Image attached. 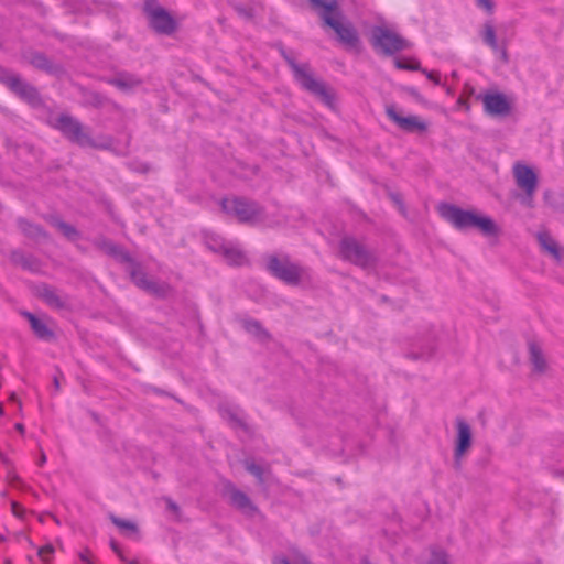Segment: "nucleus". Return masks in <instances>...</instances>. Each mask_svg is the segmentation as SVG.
I'll return each instance as SVG.
<instances>
[{
    "mask_svg": "<svg viewBox=\"0 0 564 564\" xmlns=\"http://www.w3.org/2000/svg\"><path fill=\"white\" fill-rule=\"evenodd\" d=\"M437 212L457 230L477 229L487 237L499 235L500 229L495 220L475 209H463L454 204L441 203Z\"/></svg>",
    "mask_w": 564,
    "mask_h": 564,
    "instance_id": "1",
    "label": "nucleus"
},
{
    "mask_svg": "<svg viewBox=\"0 0 564 564\" xmlns=\"http://www.w3.org/2000/svg\"><path fill=\"white\" fill-rule=\"evenodd\" d=\"M437 212L457 230L477 229L487 237L499 235L500 229L495 220L475 209H463L454 204L441 203Z\"/></svg>",
    "mask_w": 564,
    "mask_h": 564,
    "instance_id": "2",
    "label": "nucleus"
},
{
    "mask_svg": "<svg viewBox=\"0 0 564 564\" xmlns=\"http://www.w3.org/2000/svg\"><path fill=\"white\" fill-rule=\"evenodd\" d=\"M95 245L105 253L112 256L113 258L118 259L121 262H127L129 264L128 270L131 275V279L140 289H143L156 295L165 294L166 286L148 279L145 273L141 270L140 265L132 262L128 252H126L119 246L115 245L112 241L107 240L105 238L96 239Z\"/></svg>",
    "mask_w": 564,
    "mask_h": 564,
    "instance_id": "3",
    "label": "nucleus"
},
{
    "mask_svg": "<svg viewBox=\"0 0 564 564\" xmlns=\"http://www.w3.org/2000/svg\"><path fill=\"white\" fill-rule=\"evenodd\" d=\"M268 269L274 276L292 286L306 285L313 281L312 271L308 268L294 263L288 258H271Z\"/></svg>",
    "mask_w": 564,
    "mask_h": 564,
    "instance_id": "4",
    "label": "nucleus"
},
{
    "mask_svg": "<svg viewBox=\"0 0 564 564\" xmlns=\"http://www.w3.org/2000/svg\"><path fill=\"white\" fill-rule=\"evenodd\" d=\"M291 66L294 77L302 88L310 91L312 95L317 97L327 107L334 108L335 98L333 90L326 86L323 82L316 79L307 65H300L292 58H286Z\"/></svg>",
    "mask_w": 564,
    "mask_h": 564,
    "instance_id": "5",
    "label": "nucleus"
},
{
    "mask_svg": "<svg viewBox=\"0 0 564 564\" xmlns=\"http://www.w3.org/2000/svg\"><path fill=\"white\" fill-rule=\"evenodd\" d=\"M221 207L226 214L235 216L240 223L271 225L262 208L254 202L240 197H227L221 200Z\"/></svg>",
    "mask_w": 564,
    "mask_h": 564,
    "instance_id": "6",
    "label": "nucleus"
},
{
    "mask_svg": "<svg viewBox=\"0 0 564 564\" xmlns=\"http://www.w3.org/2000/svg\"><path fill=\"white\" fill-rule=\"evenodd\" d=\"M55 128L61 130L62 133L72 142L80 147L90 148H107L108 143H97L93 140L89 132L85 127L75 118L68 115H61L56 118Z\"/></svg>",
    "mask_w": 564,
    "mask_h": 564,
    "instance_id": "7",
    "label": "nucleus"
},
{
    "mask_svg": "<svg viewBox=\"0 0 564 564\" xmlns=\"http://www.w3.org/2000/svg\"><path fill=\"white\" fill-rule=\"evenodd\" d=\"M339 251L344 260L365 269L373 267L377 261L375 252L354 237L343 238Z\"/></svg>",
    "mask_w": 564,
    "mask_h": 564,
    "instance_id": "8",
    "label": "nucleus"
},
{
    "mask_svg": "<svg viewBox=\"0 0 564 564\" xmlns=\"http://www.w3.org/2000/svg\"><path fill=\"white\" fill-rule=\"evenodd\" d=\"M456 436L454 441V466L459 469L464 457L469 453L474 440L470 424L464 417L455 419Z\"/></svg>",
    "mask_w": 564,
    "mask_h": 564,
    "instance_id": "9",
    "label": "nucleus"
},
{
    "mask_svg": "<svg viewBox=\"0 0 564 564\" xmlns=\"http://www.w3.org/2000/svg\"><path fill=\"white\" fill-rule=\"evenodd\" d=\"M371 43L383 54H393L408 47V42L395 32L377 26L372 30Z\"/></svg>",
    "mask_w": 564,
    "mask_h": 564,
    "instance_id": "10",
    "label": "nucleus"
},
{
    "mask_svg": "<svg viewBox=\"0 0 564 564\" xmlns=\"http://www.w3.org/2000/svg\"><path fill=\"white\" fill-rule=\"evenodd\" d=\"M144 10L148 14L150 25L161 34H171L175 30V21L155 0H145Z\"/></svg>",
    "mask_w": 564,
    "mask_h": 564,
    "instance_id": "11",
    "label": "nucleus"
},
{
    "mask_svg": "<svg viewBox=\"0 0 564 564\" xmlns=\"http://www.w3.org/2000/svg\"><path fill=\"white\" fill-rule=\"evenodd\" d=\"M512 174L517 186L522 189L528 200H532L538 188V175L533 167L516 162L512 166Z\"/></svg>",
    "mask_w": 564,
    "mask_h": 564,
    "instance_id": "12",
    "label": "nucleus"
},
{
    "mask_svg": "<svg viewBox=\"0 0 564 564\" xmlns=\"http://www.w3.org/2000/svg\"><path fill=\"white\" fill-rule=\"evenodd\" d=\"M207 243L210 249L221 253L231 265H241L247 261L245 252L237 243L226 241L223 238H210Z\"/></svg>",
    "mask_w": 564,
    "mask_h": 564,
    "instance_id": "13",
    "label": "nucleus"
},
{
    "mask_svg": "<svg viewBox=\"0 0 564 564\" xmlns=\"http://www.w3.org/2000/svg\"><path fill=\"white\" fill-rule=\"evenodd\" d=\"M0 82L6 84L12 91L22 98L33 100L36 98V90L21 79L19 75L7 69H0Z\"/></svg>",
    "mask_w": 564,
    "mask_h": 564,
    "instance_id": "14",
    "label": "nucleus"
},
{
    "mask_svg": "<svg viewBox=\"0 0 564 564\" xmlns=\"http://www.w3.org/2000/svg\"><path fill=\"white\" fill-rule=\"evenodd\" d=\"M387 116L391 119L398 127L406 132L414 131H425L426 124L422 121L417 116H401L393 106H388L386 108Z\"/></svg>",
    "mask_w": 564,
    "mask_h": 564,
    "instance_id": "15",
    "label": "nucleus"
},
{
    "mask_svg": "<svg viewBox=\"0 0 564 564\" xmlns=\"http://www.w3.org/2000/svg\"><path fill=\"white\" fill-rule=\"evenodd\" d=\"M339 17L340 14L338 12L324 20V23L336 32L337 36L343 43L350 46L356 45L358 42L356 31L349 24L341 23Z\"/></svg>",
    "mask_w": 564,
    "mask_h": 564,
    "instance_id": "16",
    "label": "nucleus"
},
{
    "mask_svg": "<svg viewBox=\"0 0 564 564\" xmlns=\"http://www.w3.org/2000/svg\"><path fill=\"white\" fill-rule=\"evenodd\" d=\"M484 107L491 116H506L510 111V105L503 94L488 93L482 96Z\"/></svg>",
    "mask_w": 564,
    "mask_h": 564,
    "instance_id": "17",
    "label": "nucleus"
},
{
    "mask_svg": "<svg viewBox=\"0 0 564 564\" xmlns=\"http://www.w3.org/2000/svg\"><path fill=\"white\" fill-rule=\"evenodd\" d=\"M228 496L231 506L242 513L247 516H253L258 512L257 507L245 492L231 487L228 489Z\"/></svg>",
    "mask_w": 564,
    "mask_h": 564,
    "instance_id": "18",
    "label": "nucleus"
},
{
    "mask_svg": "<svg viewBox=\"0 0 564 564\" xmlns=\"http://www.w3.org/2000/svg\"><path fill=\"white\" fill-rule=\"evenodd\" d=\"M536 240L541 249L551 254L554 259L561 260L563 258L564 249L558 246L556 240L550 235L549 231H539L536 234Z\"/></svg>",
    "mask_w": 564,
    "mask_h": 564,
    "instance_id": "19",
    "label": "nucleus"
},
{
    "mask_svg": "<svg viewBox=\"0 0 564 564\" xmlns=\"http://www.w3.org/2000/svg\"><path fill=\"white\" fill-rule=\"evenodd\" d=\"M243 329L254 337L259 343L265 344L271 339L269 332L263 328L260 322L246 318L241 322Z\"/></svg>",
    "mask_w": 564,
    "mask_h": 564,
    "instance_id": "20",
    "label": "nucleus"
},
{
    "mask_svg": "<svg viewBox=\"0 0 564 564\" xmlns=\"http://www.w3.org/2000/svg\"><path fill=\"white\" fill-rule=\"evenodd\" d=\"M23 315L30 322L32 330L39 338L44 340H50L53 338V332L48 328L43 319L37 318L35 315L29 312H24Z\"/></svg>",
    "mask_w": 564,
    "mask_h": 564,
    "instance_id": "21",
    "label": "nucleus"
},
{
    "mask_svg": "<svg viewBox=\"0 0 564 564\" xmlns=\"http://www.w3.org/2000/svg\"><path fill=\"white\" fill-rule=\"evenodd\" d=\"M109 83L122 91H130L141 85L138 77L128 73L118 74Z\"/></svg>",
    "mask_w": 564,
    "mask_h": 564,
    "instance_id": "22",
    "label": "nucleus"
},
{
    "mask_svg": "<svg viewBox=\"0 0 564 564\" xmlns=\"http://www.w3.org/2000/svg\"><path fill=\"white\" fill-rule=\"evenodd\" d=\"M39 296L50 306L52 307H63L65 305V300L58 293L57 290L48 286L42 285L39 288Z\"/></svg>",
    "mask_w": 564,
    "mask_h": 564,
    "instance_id": "23",
    "label": "nucleus"
},
{
    "mask_svg": "<svg viewBox=\"0 0 564 564\" xmlns=\"http://www.w3.org/2000/svg\"><path fill=\"white\" fill-rule=\"evenodd\" d=\"M307 1L319 13L323 21L326 20L327 18L338 13V1L337 0H307Z\"/></svg>",
    "mask_w": 564,
    "mask_h": 564,
    "instance_id": "24",
    "label": "nucleus"
},
{
    "mask_svg": "<svg viewBox=\"0 0 564 564\" xmlns=\"http://www.w3.org/2000/svg\"><path fill=\"white\" fill-rule=\"evenodd\" d=\"M530 361L538 372H544L546 369V359L542 352L541 347L536 343L529 344Z\"/></svg>",
    "mask_w": 564,
    "mask_h": 564,
    "instance_id": "25",
    "label": "nucleus"
},
{
    "mask_svg": "<svg viewBox=\"0 0 564 564\" xmlns=\"http://www.w3.org/2000/svg\"><path fill=\"white\" fill-rule=\"evenodd\" d=\"M481 37L486 45H488L494 52H498L499 42L496 35V29L491 21H487L482 25Z\"/></svg>",
    "mask_w": 564,
    "mask_h": 564,
    "instance_id": "26",
    "label": "nucleus"
},
{
    "mask_svg": "<svg viewBox=\"0 0 564 564\" xmlns=\"http://www.w3.org/2000/svg\"><path fill=\"white\" fill-rule=\"evenodd\" d=\"M18 225L21 231L32 239L45 237L44 230L39 225L32 224L25 219H19Z\"/></svg>",
    "mask_w": 564,
    "mask_h": 564,
    "instance_id": "27",
    "label": "nucleus"
},
{
    "mask_svg": "<svg viewBox=\"0 0 564 564\" xmlns=\"http://www.w3.org/2000/svg\"><path fill=\"white\" fill-rule=\"evenodd\" d=\"M111 522L119 528V530L127 535H138V527L134 522L129 520H123L116 516H110Z\"/></svg>",
    "mask_w": 564,
    "mask_h": 564,
    "instance_id": "28",
    "label": "nucleus"
},
{
    "mask_svg": "<svg viewBox=\"0 0 564 564\" xmlns=\"http://www.w3.org/2000/svg\"><path fill=\"white\" fill-rule=\"evenodd\" d=\"M52 225L56 227L69 240H75L78 238V231L72 225L59 219H53Z\"/></svg>",
    "mask_w": 564,
    "mask_h": 564,
    "instance_id": "29",
    "label": "nucleus"
},
{
    "mask_svg": "<svg viewBox=\"0 0 564 564\" xmlns=\"http://www.w3.org/2000/svg\"><path fill=\"white\" fill-rule=\"evenodd\" d=\"M220 413L232 426H242V416L238 409L221 408Z\"/></svg>",
    "mask_w": 564,
    "mask_h": 564,
    "instance_id": "30",
    "label": "nucleus"
},
{
    "mask_svg": "<svg viewBox=\"0 0 564 564\" xmlns=\"http://www.w3.org/2000/svg\"><path fill=\"white\" fill-rule=\"evenodd\" d=\"M54 553L52 544H46L37 550V555L43 564H51V556Z\"/></svg>",
    "mask_w": 564,
    "mask_h": 564,
    "instance_id": "31",
    "label": "nucleus"
},
{
    "mask_svg": "<svg viewBox=\"0 0 564 564\" xmlns=\"http://www.w3.org/2000/svg\"><path fill=\"white\" fill-rule=\"evenodd\" d=\"M429 564H449L447 554L440 550L432 551Z\"/></svg>",
    "mask_w": 564,
    "mask_h": 564,
    "instance_id": "32",
    "label": "nucleus"
},
{
    "mask_svg": "<svg viewBox=\"0 0 564 564\" xmlns=\"http://www.w3.org/2000/svg\"><path fill=\"white\" fill-rule=\"evenodd\" d=\"M246 469L252 474L260 482L263 481V468L253 462H246Z\"/></svg>",
    "mask_w": 564,
    "mask_h": 564,
    "instance_id": "33",
    "label": "nucleus"
},
{
    "mask_svg": "<svg viewBox=\"0 0 564 564\" xmlns=\"http://www.w3.org/2000/svg\"><path fill=\"white\" fill-rule=\"evenodd\" d=\"M32 64L39 68H46L48 66V61L45 56L39 54L34 56V58L32 59Z\"/></svg>",
    "mask_w": 564,
    "mask_h": 564,
    "instance_id": "34",
    "label": "nucleus"
},
{
    "mask_svg": "<svg viewBox=\"0 0 564 564\" xmlns=\"http://www.w3.org/2000/svg\"><path fill=\"white\" fill-rule=\"evenodd\" d=\"M477 6L486 10L488 13L494 12L495 4L491 0H476Z\"/></svg>",
    "mask_w": 564,
    "mask_h": 564,
    "instance_id": "35",
    "label": "nucleus"
},
{
    "mask_svg": "<svg viewBox=\"0 0 564 564\" xmlns=\"http://www.w3.org/2000/svg\"><path fill=\"white\" fill-rule=\"evenodd\" d=\"M397 66H398V68H401V69L422 70L419 62H412V63H408V64L398 62Z\"/></svg>",
    "mask_w": 564,
    "mask_h": 564,
    "instance_id": "36",
    "label": "nucleus"
},
{
    "mask_svg": "<svg viewBox=\"0 0 564 564\" xmlns=\"http://www.w3.org/2000/svg\"><path fill=\"white\" fill-rule=\"evenodd\" d=\"M497 54H499L500 58L507 63L509 57H508V52H507V43L505 41H502L500 44H499V48H498V52H496Z\"/></svg>",
    "mask_w": 564,
    "mask_h": 564,
    "instance_id": "37",
    "label": "nucleus"
},
{
    "mask_svg": "<svg viewBox=\"0 0 564 564\" xmlns=\"http://www.w3.org/2000/svg\"><path fill=\"white\" fill-rule=\"evenodd\" d=\"M422 72L426 75V77L432 80L434 84L436 85H440L441 84V78H440V74L436 73V72H429L426 69H422Z\"/></svg>",
    "mask_w": 564,
    "mask_h": 564,
    "instance_id": "38",
    "label": "nucleus"
},
{
    "mask_svg": "<svg viewBox=\"0 0 564 564\" xmlns=\"http://www.w3.org/2000/svg\"><path fill=\"white\" fill-rule=\"evenodd\" d=\"M11 509L15 517L22 518L24 514V509L15 501L11 502Z\"/></svg>",
    "mask_w": 564,
    "mask_h": 564,
    "instance_id": "39",
    "label": "nucleus"
},
{
    "mask_svg": "<svg viewBox=\"0 0 564 564\" xmlns=\"http://www.w3.org/2000/svg\"><path fill=\"white\" fill-rule=\"evenodd\" d=\"M111 549L113 550V552L122 560V561H126L123 554H122V551L120 549V546L118 545L117 542L115 541H111Z\"/></svg>",
    "mask_w": 564,
    "mask_h": 564,
    "instance_id": "40",
    "label": "nucleus"
},
{
    "mask_svg": "<svg viewBox=\"0 0 564 564\" xmlns=\"http://www.w3.org/2000/svg\"><path fill=\"white\" fill-rule=\"evenodd\" d=\"M79 558L87 564H93L88 550H85L84 552L79 553Z\"/></svg>",
    "mask_w": 564,
    "mask_h": 564,
    "instance_id": "41",
    "label": "nucleus"
},
{
    "mask_svg": "<svg viewBox=\"0 0 564 564\" xmlns=\"http://www.w3.org/2000/svg\"><path fill=\"white\" fill-rule=\"evenodd\" d=\"M166 503H167V508L174 512H176L178 510V507L175 502H173L171 499H167L166 500Z\"/></svg>",
    "mask_w": 564,
    "mask_h": 564,
    "instance_id": "42",
    "label": "nucleus"
},
{
    "mask_svg": "<svg viewBox=\"0 0 564 564\" xmlns=\"http://www.w3.org/2000/svg\"><path fill=\"white\" fill-rule=\"evenodd\" d=\"M273 564H291L285 557H275Z\"/></svg>",
    "mask_w": 564,
    "mask_h": 564,
    "instance_id": "43",
    "label": "nucleus"
},
{
    "mask_svg": "<svg viewBox=\"0 0 564 564\" xmlns=\"http://www.w3.org/2000/svg\"><path fill=\"white\" fill-rule=\"evenodd\" d=\"M46 462V455L44 452H41V456H40V459H39V465L42 466L44 465Z\"/></svg>",
    "mask_w": 564,
    "mask_h": 564,
    "instance_id": "44",
    "label": "nucleus"
},
{
    "mask_svg": "<svg viewBox=\"0 0 564 564\" xmlns=\"http://www.w3.org/2000/svg\"><path fill=\"white\" fill-rule=\"evenodd\" d=\"M15 429H17L21 434H23V433H24V426H23V424H21V423H17V424H15Z\"/></svg>",
    "mask_w": 564,
    "mask_h": 564,
    "instance_id": "45",
    "label": "nucleus"
},
{
    "mask_svg": "<svg viewBox=\"0 0 564 564\" xmlns=\"http://www.w3.org/2000/svg\"><path fill=\"white\" fill-rule=\"evenodd\" d=\"M0 460L3 463V464H9V459L4 456L3 453L0 452Z\"/></svg>",
    "mask_w": 564,
    "mask_h": 564,
    "instance_id": "46",
    "label": "nucleus"
},
{
    "mask_svg": "<svg viewBox=\"0 0 564 564\" xmlns=\"http://www.w3.org/2000/svg\"><path fill=\"white\" fill-rule=\"evenodd\" d=\"M8 478H9L11 481L18 480V476H17L15 474L11 473V471L8 474Z\"/></svg>",
    "mask_w": 564,
    "mask_h": 564,
    "instance_id": "47",
    "label": "nucleus"
},
{
    "mask_svg": "<svg viewBox=\"0 0 564 564\" xmlns=\"http://www.w3.org/2000/svg\"><path fill=\"white\" fill-rule=\"evenodd\" d=\"M295 564H311V563L305 557H302L299 561H296Z\"/></svg>",
    "mask_w": 564,
    "mask_h": 564,
    "instance_id": "48",
    "label": "nucleus"
},
{
    "mask_svg": "<svg viewBox=\"0 0 564 564\" xmlns=\"http://www.w3.org/2000/svg\"><path fill=\"white\" fill-rule=\"evenodd\" d=\"M2 414H3V405L0 404V415H2Z\"/></svg>",
    "mask_w": 564,
    "mask_h": 564,
    "instance_id": "49",
    "label": "nucleus"
},
{
    "mask_svg": "<svg viewBox=\"0 0 564 564\" xmlns=\"http://www.w3.org/2000/svg\"><path fill=\"white\" fill-rule=\"evenodd\" d=\"M54 383H55L56 388H58L59 383H58V380L56 378L54 380Z\"/></svg>",
    "mask_w": 564,
    "mask_h": 564,
    "instance_id": "50",
    "label": "nucleus"
},
{
    "mask_svg": "<svg viewBox=\"0 0 564 564\" xmlns=\"http://www.w3.org/2000/svg\"><path fill=\"white\" fill-rule=\"evenodd\" d=\"M129 564H139V563H138V561L132 560V561L129 562Z\"/></svg>",
    "mask_w": 564,
    "mask_h": 564,
    "instance_id": "51",
    "label": "nucleus"
},
{
    "mask_svg": "<svg viewBox=\"0 0 564 564\" xmlns=\"http://www.w3.org/2000/svg\"><path fill=\"white\" fill-rule=\"evenodd\" d=\"M4 564H12V562L10 560H6Z\"/></svg>",
    "mask_w": 564,
    "mask_h": 564,
    "instance_id": "52",
    "label": "nucleus"
}]
</instances>
